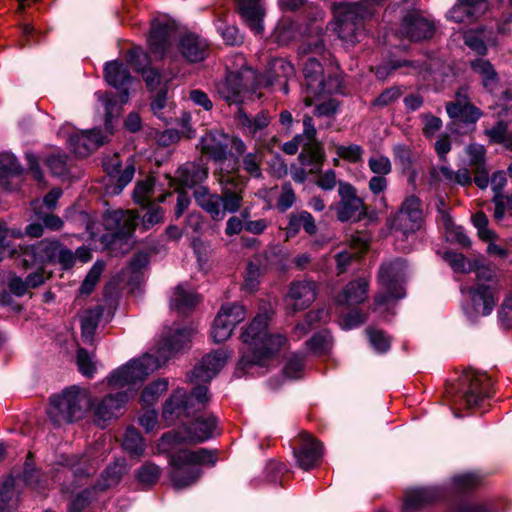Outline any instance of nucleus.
<instances>
[{
  "instance_id": "nucleus-30",
  "label": "nucleus",
  "mask_w": 512,
  "mask_h": 512,
  "mask_svg": "<svg viewBox=\"0 0 512 512\" xmlns=\"http://www.w3.org/2000/svg\"><path fill=\"white\" fill-rule=\"evenodd\" d=\"M237 127L244 135L255 136L259 131L265 129L270 123V117L267 112L261 111L255 116L248 115L243 109L239 108L235 114Z\"/></svg>"
},
{
  "instance_id": "nucleus-47",
  "label": "nucleus",
  "mask_w": 512,
  "mask_h": 512,
  "mask_svg": "<svg viewBox=\"0 0 512 512\" xmlns=\"http://www.w3.org/2000/svg\"><path fill=\"white\" fill-rule=\"evenodd\" d=\"M263 160V153L260 149L255 152L247 153L242 160L243 169L255 178H259L262 175L260 165Z\"/></svg>"
},
{
  "instance_id": "nucleus-31",
  "label": "nucleus",
  "mask_w": 512,
  "mask_h": 512,
  "mask_svg": "<svg viewBox=\"0 0 512 512\" xmlns=\"http://www.w3.org/2000/svg\"><path fill=\"white\" fill-rule=\"evenodd\" d=\"M369 282L366 278L351 281L337 295L336 302L340 305L359 304L366 300Z\"/></svg>"
},
{
  "instance_id": "nucleus-19",
  "label": "nucleus",
  "mask_w": 512,
  "mask_h": 512,
  "mask_svg": "<svg viewBox=\"0 0 512 512\" xmlns=\"http://www.w3.org/2000/svg\"><path fill=\"white\" fill-rule=\"evenodd\" d=\"M469 298L470 301L465 304L464 311L470 319L489 315L496 304L494 290L490 286H475L469 289Z\"/></svg>"
},
{
  "instance_id": "nucleus-22",
  "label": "nucleus",
  "mask_w": 512,
  "mask_h": 512,
  "mask_svg": "<svg viewBox=\"0 0 512 512\" xmlns=\"http://www.w3.org/2000/svg\"><path fill=\"white\" fill-rule=\"evenodd\" d=\"M294 455L300 468L309 470L320 463L323 456L322 445L310 434L302 433L299 438V447Z\"/></svg>"
},
{
  "instance_id": "nucleus-9",
  "label": "nucleus",
  "mask_w": 512,
  "mask_h": 512,
  "mask_svg": "<svg viewBox=\"0 0 512 512\" xmlns=\"http://www.w3.org/2000/svg\"><path fill=\"white\" fill-rule=\"evenodd\" d=\"M461 384L460 404L468 409L479 407L483 400L492 395L493 381L485 373L466 370L461 377Z\"/></svg>"
},
{
  "instance_id": "nucleus-61",
  "label": "nucleus",
  "mask_w": 512,
  "mask_h": 512,
  "mask_svg": "<svg viewBox=\"0 0 512 512\" xmlns=\"http://www.w3.org/2000/svg\"><path fill=\"white\" fill-rule=\"evenodd\" d=\"M466 153L469 157V166L474 169L481 166H486L485 153L486 150L483 145L470 144L466 148Z\"/></svg>"
},
{
  "instance_id": "nucleus-59",
  "label": "nucleus",
  "mask_w": 512,
  "mask_h": 512,
  "mask_svg": "<svg viewBox=\"0 0 512 512\" xmlns=\"http://www.w3.org/2000/svg\"><path fill=\"white\" fill-rule=\"evenodd\" d=\"M487 135L493 142L504 144L512 148V134H508L507 125L500 121L487 131Z\"/></svg>"
},
{
  "instance_id": "nucleus-35",
  "label": "nucleus",
  "mask_w": 512,
  "mask_h": 512,
  "mask_svg": "<svg viewBox=\"0 0 512 512\" xmlns=\"http://www.w3.org/2000/svg\"><path fill=\"white\" fill-rule=\"evenodd\" d=\"M493 192L492 202L494 204V218L502 220L504 218V195L503 190L507 184L506 174L503 171H496L490 179Z\"/></svg>"
},
{
  "instance_id": "nucleus-8",
  "label": "nucleus",
  "mask_w": 512,
  "mask_h": 512,
  "mask_svg": "<svg viewBox=\"0 0 512 512\" xmlns=\"http://www.w3.org/2000/svg\"><path fill=\"white\" fill-rule=\"evenodd\" d=\"M406 268V263L402 259H395L381 265L378 279L384 292L377 295L376 305L390 306L405 297L403 282L406 277Z\"/></svg>"
},
{
  "instance_id": "nucleus-10",
  "label": "nucleus",
  "mask_w": 512,
  "mask_h": 512,
  "mask_svg": "<svg viewBox=\"0 0 512 512\" xmlns=\"http://www.w3.org/2000/svg\"><path fill=\"white\" fill-rule=\"evenodd\" d=\"M216 418L197 419L184 431H173L164 434L159 442L162 452H169L174 446L185 442H203L213 436Z\"/></svg>"
},
{
  "instance_id": "nucleus-41",
  "label": "nucleus",
  "mask_w": 512,
  "mask_h": 512,
  "mask_svg": "<svg viewBox=\"0 0 512 512\" xmlns=\"http://www.w3.org/2000/svg\"><path fill=\"white\" fill-rule=\"evenodd\" d=\"M102 312L103 311L100 307H96L95 309L87 310L81 317L82 336L86 341H91L93 339V335L102 316Z\"/></svg>"
},
{
  "instance_id": "nucleus-62",
  "label": "nucleus",
  "mask_w": 512,
  "mask_h": 512,
  "mask_svg": "<svg viewBox=\"0 0 512 512\" xmlns=\"http://www.w3.org/2000/svg\"><path fill=\"white\" fill-rule=\"evenodd\" d=\"M77 364L79 371L86 377L91 378L96 371L95 363L92 356L84 349L77 351Z\"/></svg>"
},
{
  "instance_id": "nucleus-1",
  "label": "nucleus",
  "mask_w": 512,
  "mask_h": 512,
  "mask_svg": "<svg viewBox=\"0 0 512 512\" xmlns=\"http://www.w3.org/2000/svg\"><path fill=\"white\" fill-rule=\"evenodd\" d=\"M268 313H259L241 334L244 348L238 362L237 372L255 374L264 368L280 351L288 346L285 335L268 331Z\"/></svg>"
},
{
  "instance_id": "nucleus-46",
  "label": "nucleus",
  "mask_w": 512,
  "mask_h": 512,
  "mask_svg": "<svg viewBox=\"0 0 512 512\" xmlns=\"http://www.w3.org/2000/svg\"><path fill=\"white\" fill-rule=\"evenodd\" d=\"M221 207L222 211L226 214L237 212L242 203L241 190H224L221 194Z\"/></svg>"
},
{
  "instance_id": "nucleus-13",
  "label": "nucleus",
  "mask_w": 512,
  "mask_h": 512,
  "mask_svg": "<svg viewBox=\"0 0 512 512\" xmlns=\"http://www.w3.org/2000/svg\"><path fill=\"white\" fill-rule=\"evenodd\" d=\"M422 221V203L418 197L410 195L404 199L399 210L391 218V225L403 234H408L420 229Z\"/></svg>"
},
{
  "instance_id": "nucleus-48",
  "label": "nucleus",
  "mask_w": 512,
  "mask_h": 512,
  "mask_svg": "<svg viewBox=\"0 0 512 512\" xmlns=\"http://www.w3.org/2000/svg\"><path fill=\"white\" fill-rule=\"evenodd\" d=\"M21 167L16 158L9 153H0V180L18 175Z\"/></svg>"
},
{
  "instance_id": "nucleus-25",
  "label": "nucleus",
  "mask_w": 512,
  "mask_h": 512,
  "mask_svg": "<svg viewBox=\"0 0 512 512\" xmlns=\"http://www.w3.org/2000/svg\"><path fill=\"white\" fill-rule=\"evenodd\" d=\"M138 215L134 211L117 210L105 215V226L116 236H130L137 226Z\"/></svg>"
},
{
  "instance_id": "nucleus-12",
  "label": "nucleus",
  "mask_w": 512,
  "mask_h": 512,
  "mask_svg": "<svg viewBox=\"0 0 512 512\" xmlns=\"http://www.w3.org/2000/svg\"><path fill=\"white\" fill-rule=\"evenodd\" d=\"M130 396L128 392L108 394L100 399H90V409L95 422L104 427L108 422L117 419L124 412Z\"/></svg>"
},
{
  "instance_id": "nucleus-15",
  "label": "nucleus",
  "mask_w": 512,
  "mask_h": 512,
  "mask_svg": "<svg viewBox=\"0 0 512 512\" xmlns=\"http://www.w3.org/2000/svg\"><path fill=\"white\" fill-rule=\"evenodd\" d=\"M177 24L173 20H155L152 22L148 45L155 58H163L170 53L172 41L176 38Z\"/></svg>"
},
{
  "instance_id": "nucleus-63",
  "label": "nucleus",
  "mask_w": 512,
  "mask_h": 512,
  "mask_svg": "<svg viewBox=\"0 0 512 512\" xmlns=\"http://www.w3.org/2000/svg\"><path fill=\"white\" fill-rule=\"evenodd\" d=\"M218 182L224 190H241L242 179L235 173L220 169L218 173Z\"/></svg>"
},
{
  "instance_id": "nucleus-60",
  "label": "nucleus",
  "mask_w": 512,
  "mask_h": 512,
  "mask_svg": "<svg viewBox=\"0 0 512 512\" xmlns=\"http://www.w3.org/2000/svg\"><path fill=\"white\" fill-rule=\"evenodd\" d=\"M369 169L376 175L385 176L392 171V164L388 157L383 155L372 156L368 160Z\"/></svg>"
},
{
  "instance_id": "nucleus-23",
  "label": "nucleus",
  "mask_w": 512,
  "mask_h": 512,
  "mask_svg": "<svg viewBox=\"0 0 512 512\" xmlns=\"http://www.w3.org/2000/svg\"><path fill=\"white\" fill-rule=\"evenodd\" d=\"M400 32L412 41H419L432 36L433 25L418 11H412L403 18Z\"/></svg>"
},
{
  "instance_id": "nucleus-64",
  "label": "nucleus",
  "mask_w": 512,
  "mask_h": 512,
  "mask_svg": "<svg viewBox=\"0 0 512 512\" xmlns=\"http://www.w3.org/2000/svg\"><path fill=\"white\" fill-rule=\"evenodd\" d=\"M303 367V357L299 354H294L288 359L283 372L290 379H298L301 377Z\"/></svg>"
},
{
  "instance_id": "nucleus-44",
  "label": "nucleus",
  "mask_w": 512,
  "mask_h": 512,
  "mask_svg": "<svg viewBox=\"0 0 512 512\" xmlns=\"http://www.w3.org/2000/svg\"><path fill=\"white\" fill-rule=\"evenodd\" d=\"M168 380L158 379L146 386L141 395V401L145 405H151L168 389Z\"/></svg>"
},
{
  "instance_id": "nucleus-28",
  "label": "nucleus",
  "mask_w": 512,
  "mask_h": 512,
  "mask_svg": "<svg viewBox=\"0 0 512 512\" xmlns=\"http://www.w3.org/2000/svg\"><path fill=\"white\" fill-rule=\"evenodd\" d=\"M179 51L188 62H200L208 55V42L198 35L189 33L179 41Z\"/></svg>"
},
{
  "instance_id": "nucleus-21",
  "label": "nucleus",
  "mask_w": 512,
  "mask_h": 512,
  "mask_svg": "<svg viewBox=\"0 0 512 512\" xmlns=\"http://www.w3.org/2000/svg\"><path fill=\"white\" fill-rule=\"evenodd\" d=\"M316 296L315 282L309 280L293 282L286 296L287 306L293 312L304 310L315 301Z\"/></svg>"
},
{
  "instance_id": "nucleus-24",
  "label": "nucleus",
  "mask_w": 512,
  "mask_h": 512,
  "mask_svg": "<svg viewBox=\"0 0 512 512\" xmlns=\"http://www.w3.org/2000/svg\"><path fill=\"white\" fill-rule=\"evenodd\" d=\"M446 111L450 118L464 123L474 124L482 116L481 111L469 102L466 92H458L455 101L446 105Z\"/></svg>"
},
{
  "instance_id": "nucleus-14",
  "label": "nucleus",
  "mask_w": 512,
  "mask_h": 512,
  "mask_svg": "<svg viewBox=\"0 0 512 512\" xmlns=\"http://www.w3.org/2000/svg\"><path fill=\"white\" fill-rule=\"evenodd\" d=\"M338 193L340 202L337 206V218L342 221H358L367 214V207L354 186L339 182Z\"/></svg>"
},
{
  "instance_id": "nucleus-17",
  "label": "nucleus",
  "mask_w": 512,
  "mask_h": 512,
  "mask_svg": "<svg viewBox=\"0 0 512 512\" xmlns=\"http://www.w3.org/2000/svg\"><path fill=\"white\" fill-rule=\"evenodd\" d=\"M316 133L312 117L305 115L303 117V133L298 135L303 142V150L298 156L303 166L319 165L322 161L321 145L316 140Z\"/></svg>"
},
{
  "instance_id": "nucleus-56",
  "label": "nucleus",
  "mask_w": 512,
  "mask_h": 512,
  "mask_svg": "<svg viewBox=\"0 0 512 512\" xmlns=\"http://www.w3.org/2000/svg\"><path fill=\"white\" fill-rule=\"evenodd\" d=\"M96 488H86L77 493L70 502L68 512H81L84 510L95 495Z\"/></svg>"
},
{
  "instance_id": "nucleus-3",
  "label": "nucleus",
  "mask_w": 512,
  "mask_h": 512,
  "mask_svg": "<svg viewBox=\"0 0 512 512\" xmlns=\"http://www.w3.org/2000/svg\"><path fill=\"white\" fill-rule=\"evenodd\" d=\"M294 72L293 66L282 58H276L269 63L267 74L256 75L251 69L229 72L222 82L217 85L218 94L228 103L241 101L242 93L249 89L253 79L255 88L269 87L281 78H288Z\"/></svg>"
},
{
  "instance_id": "nucleus-20",
  "label": "nucleus",
  "mask_w": 512,
  "mask_h": 512,
  "mask_svg": "<svg viewBox=\"0 0 512 512\" xmlns=\"http://www.w3.org/2000/svg\"><path fill=\"white\" fill-rule=\"evenodd\" d=\"M231 354L224 349L216 350L202 358L192 371V381L209 382L225 366Z\"/></svg>"
},
{
  "instance_id": "nucleus-40",
  "label": "nucleus",
  "mask_w": 512,
  "mask_h": 512,
  "mask_svg": "<svg viewBox=\"0 0 512 512\" xmlns=\"http://www.w3.org/2000/svg\"><path fill=\"white\" fill-rule=\"evenodd\" d=\"M367 249V243L363 240H354V246L349 250H343L335 255L337 273H344L351 261L356 259L360 253Z\"/></svg>"
},
{
  "instance_id": "nucleus-11",
  "label": "nucleus",
  "mask_w": 512,
  "mask_h": 512,
  "mask_svg": "<svg viewBox=\"0 0 512 512\" xmlns=\"http://www.w3.org/2000/svg\"><path fill=\"white\" fill-rule=\"evenodd\" d=\"M246 318V310L237 303L223 304L218 311L211 328V337L215 343L230 338L237 324Z\"/></svg>"
},
{
  "instance_id": "nucleus-55",
  "label": "nucleus",
  "mask_w": 512,
  "mask_h": 512,
  "mask_svg": "<svg viewBox=\"0 0 512 512\" xmlns=\"http://www.w3.org/2000/svg\"><path fill=\"white\" fill-rule=\"evenodd\" d=\"M104 270V263L97 261L92 268L90 269L89 273L87 274L86 278L84 279L81 287L80 292L82 294H89L94 289L95 285L97 284L102 272Z\"/></svg>"
},
{
  "instance_id": "nucleus-36",
  "label": "nucleus",
  "mask_w": 512,
  "mask_h": 512,
  "mask_svg": "<svg viewBox=\"0 0 512 512\" xmlns=\"http://www.w3.org/2000/svg\"><path fill=\"white\" fill-rule=\"evenodd\" d=\"M105 79L107 83L115 88L121 89L131 81V76L126 65L117 61L105 65Z\"/></svg>"
},
{
  "instance_id": "nucleus-57",
  "label": "nucleus",
  "mask_w": 512,
  "mask_h": 512,
  "mask_svg": "<svg viewBox=\"0 0 512 512\" xmlns=\"http://www.w3.org/2000/svg\"><path fill=\"white\" fill-rule=\"evenodd\" d=\"M125 471L124 462H116L112 466H109L104 472V484L101 485L100 489H107L117 484Z\"/></svg>"
},
{
  "instance_id": "nucleus-43",
  "label": "nucleus",
  "mask_w": 512,
  "mask_h": 512,
  "mask_svg": "<svg viewBox=\"0 0 512 512\" xmlns=\"http://www.w3.org/2000/svg\"><path fill=\"white\" fill-rule=\"evenodd\" d=\"M122 445L127 452L135 456L142 455L145 449L143 438L135 428L126 430Z\"/></svg>"
},
{
  "instance_id": "nucleus-32",
  "label": "nucleus",
  "mask_w": 512,
  "mask_h": 512,
  "mask_svg": "<svg viewBox=\"0 0 512 512\" xmlns=\"http://www.w3.org/2000/svg\"><path fill=\"white\" fill-rule=\"evenodd\" d=\"M196 203L214 220H222L225 217L221 208V197L209 192L207 187L199 186L194 191Z\"/></svg>"
},
{
  "instance_id": "nucleus-52",
  "label": "nucleus",
  "mask_w": 512,
  "mask_h": 512,
  "mask_svg": "<svg viewBox=\"0 0 512 512\" xmlns=\"http://www.w3.org/2000/svg\"><path fill=\"white\" fill-rule=\"evenodd\" d=\"M327 317V313L323 309L318 310H311L309 311L306 316L303 323L297 324L295 327V335L298 338H301L303 335H305L308 331V329L317 322H320L324 320Z\"/></svg>"
},
{
  "instance_id": "nucleus-34",
  "label": "nucleus",
  "mask_w": 512,
  "mask_h": 512,
  "mask_svg": "<svg viewBox=\"0 0 512 512\" xmlns=\"http://www.w3.org/2000/svg\"><path fill=\"white\" fill-rule=\"evenodd\" d=\"M202 151L216 161H222L226 158L228 145L226 138L222 135L207 133L201 138Z\"/></svg>"
},
{
  "instance_id": "nucleus-42",
  "label": "nucleus",
  "mask_w": 512,
  "mask_h": 512,
  "mask_svg": "<svg viewBox=\"0 0 512 512\" xmlns=\"http://www.w3.org/2000/svg\"><path fill=\"white\" fill-rule=\"evenodd\" d=\"M445 261L457 273H470L475 267L476 258L471 260L461 253L446 252L444 254Z\"/></svg>"
},
{
  "instance_id": "nucleus-2",
  "label": "nucleus",
  "mask_w": 512,
  "mask_h": 512,
  "mask_svg": "<svg viewBox=\"0 0 512 512\" xmlns=\"http://www.w3.org/2000/svg\"><path fill=\"white\" fill-rule=\"evenodd\" d=\"M193 330L177 328L166 337L157 351V356L145 354L114 370L108 377L111 387L123 388L142 382L149 374L160 368L173 354L185 348L190 342Z\"/></svg>"
},
{
  "instance_id": "nucleus-33",
  "label": "nucleus",
  "mask_w": 512,
  "mask_h": 512,
  "mask_svg": "<svg viewBox=\"0 0 512 512\" xmlns=\"http://www.w3.org/2000/svg\"><path fill=\"white\" fill-rule=\"evenodd\" d=\"M437 492L434 488L411 489L405 493L403 512H415L425 504L434 501Z\"/></svg>"
},
{
  "instance_id": "nucleus-27",
  "label": "nucleus",
  "mask_w": 512,
  "mask_h": 512,
  "mask_svg": "<svg viewBox=\"0 0 512 512\" xmlns=\"http://www.w3.org/2000/svg\"><path fill=\"white\" fill-rule=\"evenodd\" d=\"M191 412L187 393L184 389L179 388L166 400L163 407V418L168 424H172L182 416H189Z\"/></svg>"
},
{
  "instance_id": "nucleus-51",
  "label": "nucleus",
  "mask_w": 512,
  "mask_h": 512,
  "mask_svg": "<svg viewBox=\"0 0 512 512\" xmlns=\"http://www.w3.org/2000/svg\"><path fill=\"white\" fill-rule=\"evenodd\" d=\"M273 36L279 44H288L296 36L293 22L288 19L281 20L277 24Z\"/></svg>"
},
{
  "instance_id": "nucleus-4",
  "label": "nucleus",
  "mask_w": 512,
  "mask_h": 512,
  "mask_svg": "<svg viewBox=\"0 0 512 512\" xmlns=\"http://www.w3.org/2000/svg\"><path fill=\"white\" fill-rule=\"evenodd\" d=\"M215 455L205 448L198 450L180 449L170 455V478L176 488L194 484L201 476V465H214Z\"/></svg>"
},
{
  "instance_id": "nucleus-50",
  "label": "nucleus",
  "mask_w": 512,
  "mask_h": 512,
  "mask_svg": "<svg viewBox=\"0 0 512 512\" xmlns=\"http://www.w3.org/2000/svg\"><path fill=\"white\" fill-rule=\"evenodd\" d=\"M472 223L478 231V236L483 241L496 240L497 234L488 228V218L483 212H477L472 216Z\"/></svg>"
},
{
  "instance_id": "nucleus-16",
  "label": "nucleus",
  "mask_w": 512,
  "mask_h": 512,
  "mask_svg": "<svg viewBox=\"0 0 512 512\" xmlns=\"http://www.w3.org/2000/svg\"><path fill=\"white\" fill-rule=\"evenodd\" d=\"M39 257V262L58 261L64 268H70L74 263V254L61 247L57 241H43L31 250L24 252V263L28 264L29 259Z\"/></svg>"
},
{
  "instance_id": "nucleus-7",
  "label": "nucleus",
  "mask_w": 512,
  "mask_h": 512,
  "mask_svg": "<svg viewBox=\"0 0 512 512\" xmlns=\"http://www.w3.org/2000/svg\"><path fill=\"white\" fill-rule=\"evenodd\" d=\"M304 85L306 106H312L315 99L324 98L326 95L342 92V81L338 76H332L324 73L321 63L309 58L304 64Z\"/></svg>"
},
{
  "instance_id": "nucleus-38",
  "label": "nucleus",
  "mask_w": 512,
  "mask_h": 512,
  "mask_svg": "<svg viewBox=\"0 0 512 512\" xmlns=\"http://www.w3.org/2000/svg\"><path fill=\"white\" fill-rule=\"evenodd\" d=\"M472 70L481 76L485 89L492 91L498 83V75L492 64L485 59H476L471 62Z\"/></svg>"
},
{
  "instance_id": "nucleus-29",
  "label": "nucleus",
  "mask_w": 512,
  "mask_h": 512,
  "mask_svg": "<svg viewBox=\"0 0 512 512\" xmlns=\"http://www.w3.org/2000/svg\"><path fill=\"white\" fill-rule=\"evenodd\" d=\"M208 177V170L202 164L188 162L182 165L175 175V180L183 188H194Z\"/></svg>"
},
{
  "instance_id": "nucleus-26",
  "label": "nucleus",
  "mask_w": 512,
  "mask_h": 512,
  "mask_svg": "<svg viewBox=\"0 0 512 512\" xmlns=\"http://www.w3.org/2000/svg\"><path fill=\"white\" fill-rule=\"evenodd\" d=\"M238 11L243 21L256 35L263 33L265 10L261 0H238Z\"/></svg>"
},
{
  "instance_id": "nucleus-39",
  "label": "nucleus",
  "mask_w": 512,
  "mask_h": 512,
  "mask_svg": "<svg viewBox=\"0 0 512 512\" xmlns=\"http://www.w3.org/2000/svg\"><path fill=\"white\" fill-rule=\"evenodd\" d=\"M199 301L197 294L186 289L184 285H179L175 288L171 296L170 305L172 309L184 311L195 306Z\"/></svg>"
},
{
  "instance_id": "nucleus-49",
  "label": "nucleus",
  "mask_w": 512,
  "mask_h": 512,
  "mask_svg": "<svg viewBox=\"0 0 512 512\" xmlns=\"http://www.w3.org/2000/svg\"><path fill=\"white\" fill-rule=\"evenodd\" d=\"M473 271L476 273V286H490L494 290L495 271L490 266L485 265L480 258H476Z\"/></svg>"
},
{
  "instance_id": "nucleus-37",
  "label": "nucleus",
  "mask_w": 512,
  "mask_h": 512,
  "mask_svg": "<svg viewBox=\"0 0 512 512\" xmlns=\"http://www.w3.org/2000/svg\"><path fill=\"white\" fill-rule=\"evenodd\" d=\"M465 44L480 55L487 53V44L494 43L492 31L480 29L477 31H468L464 35Z\"/></svg>"
},
{
  "instance_id": "nucleus-6",
  "label": "nucleus",
  "mask_w": 512,
  "mask_h": 512,
  "mask_svg": "<svg viewBox=\"0 0 512 512\" xmlns=\"http://www.w3.org/2000/svg\"><path fill=\"white\" fill-rule=\"evenodd\" d=\"M89 406V392L78 386H72L62 394L51 398L48 415L56 424L73 422L81 419Z\"/></svg>"
},
{
  "instance_id": "nucleus-54",
  "label": "nucleus",
  "mask_w": 512,
  "mask_h": 512,
  "mask_svg": "<svg viewBox=\"0 0 512 512\" xmlns=\"http://www.w3.org/2000/svg\"><path fill=\"white\" fill-rule=\"evenodd\" d=\"M96 96L98 100L102 103L104 111H105V130L111 134L112 133V118L114 112L117 108L116 101L108 94L103 92H97Z\"/></svg>"
},
{
  "instance_id": "nucleus-18",
  "label": "nucleus",
  "mask_w": 512,
  "mask_h": 512,
  "mask_svg": "<svg viewBox=\"0 0 512 512\" xmlns=\"http://www.w3.org/2000/svg\"><path fill=\"white\" fill-rule=\"evenodd\" d=\"M108 141V134L99 129L81 130L72 132L67 142L70 149L78 156H88L98 147Z\"/></svg>"
},
{
  "instance_id": "nucleus-5",
  "label": "nucleus",
  "mask_w": 512,
  "mask_h": 512,
  "mask_svg": "<svg viewBox=\"0 0 512 512\" xmlns=\"http://www.w3.org/2000/svg\"><path fill=\"white\" fill-rule=\"evenodd\" d=\"M384 0H362L361 3H341L335 6V30L344 41L354 44L358 41V32L362 22L370 17L373 6L383 4Z\"/></svg>"
},
{
  "instance_id": "nucleus-58",
  "label": "nucleus",
  "mask_w": 512,
  "mask_h": 512,
  "mask_svg": "<svg viewBox=\"0 0 512 512\" xmlns=\"http://www.w3.org/2000/svg\"><path fill=\"white\" fill-rule=\"evenodd\" d=\"M23 477L27 485L33 489L41 491L44 487L48 486L47 479H43L44 476L39 471L32 469L28 462L25 463Z\"/></svg>"
},
{
  "instance_id": "nucleus-45",
  "label": "nucleus",
  "mask_w": 512,
  "mask_h": 512,
  "mask_svg": "<svg viewBox=\"0 0 512 512\" xmlns=\"http://www.w3.org/2000/svg\"><path fill=\"white\" fill-rule=\"evenodd\" d=\"M154 180L148 178L139 182L133 192L134 201L141 206H148L153 195Z\"/></svg>"
},
{
  "instance_id": "nucleus-53",
  "label": "nucleus",
  "mask_w": 512,
  "mask_h": 512,
  "mask_svg": "<svg viewBox=\"0 0 512 512\" xmlns=\"http://www.w3.org/2000/svg\"><path fill=\"white\" fill-rule=\"evenodd\" d=\"M136 476L142 485L150 486L158 481L160 469L155 464L146 463L138 469Z\"/></svg>"
}]
</instances>
